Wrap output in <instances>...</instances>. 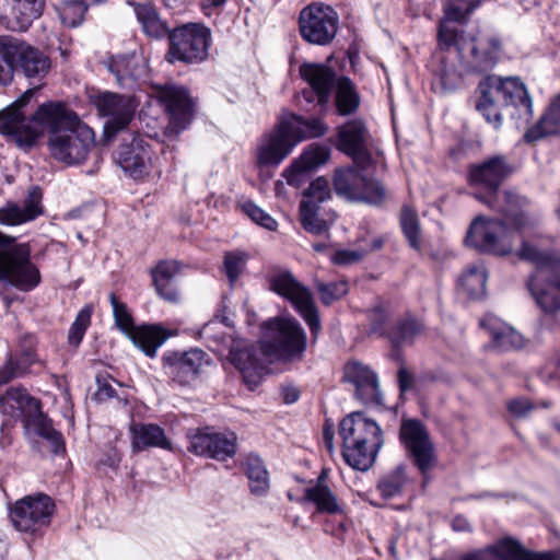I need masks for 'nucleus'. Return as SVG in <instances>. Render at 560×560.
<instances>
[{"label":"nucleus","mask_w":560,"mask_h":560,"mask_svg":"<svg viewBox=\"0 0 560 560\" xmlns=\"http://www.w3.org/2000/svg\"><path fill=\"white\" fill-rule=\"evenodd\" d=\"M471 60L467 68L475 71H486L494 66L500 52V40L497 37H480L467 43Z\"/></svg>","instance_id":"obj_30"},{"label":"nucleus","mask_w":560,"mask_h":560,"mask_svg":"<svg viewBox=\"0 0 560 560\" xmlns=\"http://www.w3.org/2000/svg\"><path fill=\"white\" fill-rule=\"evenodd\" d=\"M246 475L249 480L250 492L255 495H264L269 490V476L262 460L257 456H249L245 464Z\"/></svg>","instance_id":"obj_44"},{"label":"nucleus","mask_w":560,"mask_h":560,"mask_svg":"<svg viewBox=\"0 0 560 560\" xmlns=\"http://www.w3.org/2000/svg\"><path fill=\"white\" fill-rule=\"evenodd\" d=\"M304 195L306 199L302 202H310L315 206L329 199L331 197V190L328 179L325 177L314 179Z\"/></svg>","instance_id":"obj_53"},{"label":"nucleus","mask_w":560,"mask_h":560,"mask_svg":"<svg viewBox=\"0 0 560 560\" xmlns=\"http://www.w3.org/2000/svg\"><path fill=\"white\" fill-rule=\"evenodd\" d=\"M337 136V148L349 155L355 165L366 168L371 164L372 156L369 152L371 136L362 120H348L338 127Z\"/></svg>","instance_id":"obj_21"},{"label":"nucleus","mask_w":560,"mask_h":560,"mask_svg":"<svg viewBox=\"0 0 560 560\" xmlns=\"http://www.w3.org/2000/svg\"><path fill=\"white\" fill-rule=\"evenodd\" d=\"M339 435L346 463L354 469L368 470L383 445L378 424L362 412H352L341 420Z\"/></svg>","instance_id":"obj_3"},{"label":"nucleus","mask_w":560,"mask_h":560,"mask_svg":"<svg viewBox=\"0 0 560 560\" xmlns=\"http://www.w3.org/2000/svg\"><path fill=\"white\" fill-rule=\"evenodd\" d=\"M521 545L512 538H503L486 549L466 555L463 560H523Z\"/></svg>","instance_id":"obj_39"},{"label":"nucleus","mask_w":560,"mask_h":560,"mask_svg":"<svg viewBox=\"0 0 560 560\" xmlns=\"http://www.w3.org/2000/svg\"><path fill=\"white\" fill-rule=\"evenodd\" d=\"M188 451L200 456L224 460L235 454L236 436L210 430H197L189 434Z\"/></svg>","instance_id":"obj_23"},{"label":"nucleus","mask_w":560,"mask_h":560,"mask_svg":"<svg viewBox=\"0 0 560 560\" xmlns=\"http://www.w3.org/2000/svg\"><path fill=\"white\" fill-rule=\"evenodd\" d=\"M305 498L315 504L319 513L342 514V504L326 485V474L322 472L313 486L305 490Z\"/></svg>","instance_id":"obj_34"},{"label":"nucleus","mask_w":560,"mask_h":560,"mask_svg":"<svg viewBox=\"0 0 560 560\" xmlns=\"http://www.w3.org/2000/svg\"><path fill=\"white\" fill-rule=\"evenodd\" d=\"M167 374L179 385H192L209 364L206 352L200 349H190L185 352L174 351L164 357Z\"/></svg>","instance_id":"obj_22"},{"label":"nucleus","mask_w":560,"mask_h":560,"mask_svg":"<svg viewBox=\"0 0 560 560\" xmlns=\"http://www.w3.org/2000/svg\"><path fill=\"white\" fill-rule=\"evenodd\" d=\"M343 377L354 386L355 396L363 404H382V393L377 376L368 365L359 361H351L345 366Z\"/></svg>","instance_id":"obj_25"},{"label":"nucleus","mask_w":560,"mask_h":560,"mask_svg":"<svg viewBox=\"0 0 560 560\" xmlns=\"http://www.w3.org/2000/svg\"><path fill=\"white\" fill-rule=\"evenodd\" d=\"M90 101L98 114L106 117L104 133L107 139L130 124L137 107L130 96L107 91L91 94Z\"/></svg>","instance_id":"obj_16"},{"label":"nucleus","mask_w":560,"mask_h":560,"mask_svg":"<svg viewBox=\"0 0 560 560\" xmlns=\"http://www.w3.org/2000/svg\"><path fill=\"white\" fill-rule=\"evenodd\" d=\"M49 57L38 48L12 36H0V84L8 85L15 70L28 79L42 80L49 72Z\"/></svg>","instance_id":"obj_4"},{"label":"nucleus","mask_w":560,"mask_h":560,"mask_svg":"<svg viewBox=\"0 0 560 560\" xmlns=\"http://www.w3.org/2000/svg\"><path fill=\"white\" fill-rule=\"evenodd\" d=\"M517 256L522 260L529 261L536 266V271L530 276L527 287L537 305L545 313H556L560 311V292L550 288L556 282L551 270L547 266L553 267L552 255L545 248L537 246V238L523 240Z\"/></svg>","instance_id":"obj_6"},{"label":"nucleus","mask_w":560,"mask_h":560,"mask_svg":"<svg viewBox=\"0 0 560 560\" xmlns=\"http://www.w3.org/2000/svg\"><path fill=\"white\" fill-rule=\"evenodd\" d=\"M241 208L242 211L257 224L264 226L269 231H275L277 229V221L253 201H244L241 205Z\"/></svg>","instance_id":"obj_54"},{"label":"nucleus","mask_w":560,"mask_h":560,"mask_svg":"<svg viewBox=\"0 0 560 560\" xmlns=\"http://www.w3.org/2000/svg\"><path fill=\"white\" fill-rule=\"evenodd\" d=\"M10 5L8 19L10 27L16 31H25L34 20L40 16L44 9V0H5Z\"/></svg>","instance_id":"obj_35"},{"label":"nucleus","mask_w":560,"mask_h":560,"mask_svg":"<svg viewBox=\"0 0 560 560\" xmlns=\"http://www.w3.org/2000/svg\"><path fill=\"white\" fill-rule=\"evenodd\" d=\"M300 74L308 86L303 90V97L316 102L320 109H327L336 79H339L336 71L323 63L307 62L300 67Z\"/></svg>","instance_id":"obj_19"},{"label":"nucleus","mask_w":560,"mask_h":560,"mask_svg":"<svg viewBox=\"0 0 560 560\" xmlns=\"http://www.w3.org/2000/svg\"><path fill=\"white\" fill-rule=\"evenodd\" d=\"M295 142L292 139L282 118L266 132L256 148V163L259 167L278 166L293 150Z\"/></svg>","instance_id":"obj_20"},{"label":"nucleus","mask_w":560,"mask_h":560,"mask_svg":"<svg viewBox=\"0 0 560 560\" xmlns=\"http://www.w3.org/2000/svg\"><path fill=\"white\" fill-rule=\"evenodd\" d=\"M136 15L147 35L159 38L167 33L166 25L153 7L148 4L138 5Z\"/></svg>","instance_id":"obj_45"},{"label":"nucleus","mask_w":560,"mask_h":560,"mask_svg":"<svg viewBox=\"0 0 560 560\" xmlns=\"http://www.w3.org/2000/svg\"><path fill=\"white\" fill-rule=\"evenodd\" d=\"M109 301L118 328L136 347L148 357L153 358L156 354V350L171 337L170 331L160 325H142L136 327L126 304L119 302L114 293L109 295Z\"/></svg>","instance_id":"obj_9"},{"label":"nucleus","mask_w":560,"mask_h":560,"mask_svg":"<svg viewBox=\"0 0 560 560\" xmlns=\"http://www.w3.org/2000/svg\"><path fill=\"white\" fill-rule=\"evenodd\" d=\"M479 89L481 95L477 109L494 128L501 126L503 110L523 124L533 117L532 100L518 79L492 75L482 80Z\"/></svg>","instance_id":"obj_2"},{"label":"nucleus","mask_w":560,"mask_h":560,"mask_svg":"<svg viewBox=\"0 0 560 560\" xmlns=\"http://www.w3.org/2000/svg\"><path fill=\"white\" fill-rule=\"evenodd\" d=\"M25 429L28 434L46 440L54 452H58L62 446L61 434L54 429L51 421L40 412V409L25 419Z\"/></svg>","instance_id":"obj_42"},{"label":"nucleus","mask_w":560,"mask_h":560,"mask_svg":"<svg viewBox=\"0 0 560 560\" xmlns=\"http://www.w3.org/2000/svg\"><path fill=\"white\" fill-rule=\"evenodd\" d=\"M480 325L488 330L492 346L500 351L517 350L525 345L518 331L494 315H487Z\"/></svg>","instance_id":"obj_29"},{"label":"nucleus","mask_w":560,"mask_h":560,"mask_svg":"<svg viewBox=\"0 0 560 560\" xmlns=\"http://www.w3.org/2000/svg\"><path fill=\"white\" fill-rule=\"evenodd\" d=\"M117 163L135 179L150 174L152 168L151 150L142 138L135 136L129 144H122L116 153Z\"/></svg>","instance_id":"obj_27"},{"label":"nucleus","mask_w":560,"mask_h":560,"mask_svg":"<svg viewBox=\"0 0 560 560\" xmlns=\"http://www.w3.org/2000/svg\"><path fill=\"white\" fill-rule=\"evenodd\" d=\"M22 373H23V371H21V369H19L15 365L14 360L11 357L9 359V361L7 362V364H4L0 369V385L10 382L13 377H15Z\"/></svg>","instance_id":"obj_59"},{"label":"nucleus","mask_w":560,"mask_h":560,"mask_svg":"<svg viewBox=\"0 0 560 560\" xmlns=\"http://www.w3.org/2000/svg\"><path fill=\"white\" fill-rule=\"evenodd\" d=\"M249 254L245 250L236 249L224 254L223 270L233 285L245 271Z\"/></svg>","instance_id":"obj_47"},{"label":"nucleus","mask_w":560,"mask_h":560,"mask_svg":"<svg viewBox=\"0 0 560 560\" xmlns=\"http://www.w3.org/2000/svg\"><path fill=\"white\" fill-rule=\"evenodd\" d=\"M334 89L336 90L335 106L337 113L341 116H348L357 112L360 106V95L354 83L348 77L341 75L336 79Z\"/></svg>","instance_id":"obj_41"},{"label":"nucleus","mask_w":560,"mask_h":560,"mask_svg":"<svg viewBox=\"0 0 560 560\" xmlns=\"http://www.w3.org/2000/svg\"><path fill=\"white\" fill-rule=\"evenodd\" d=\"M560 132V93L551 101L546 113L539 121L529 128L524 139L526 142H535L545 136L556 135Z\"/></svg>","instance_id":"obj_38"},{"label":"nucleus","mask_w":560,"mask_h":560,"mask_svg":"<svg viewBox=\"0 0 560 560\" xmlns=\"http://www.w3.org/2000/svg\"><path fill=\"white\" fill-rule=\"evenodd\" d=\"M370 318L372 320V330L375 332L381 331L387 318L385 308L381 305L374 307L371 312Z\"/></svg>","instance_id":"obj_60"},{"label":"nucleus","mask_w":560,"mask_h":560,"mask_svg":"<svg viewBox=\"0 0 560 560\" xmlns=\"http://www.w3.org/2000/svg\"><path fill=\"white\" fill-rule=\"evenodd\" d=\"M400 226L409 245L416 249H421V231L419 219L413 209L404 207L400 213Z\"/></svg>","instance_id":"obj_46"},{"label":"nucleus","mask_w":560,"mask_h":560,"mask_svg":"<svg viewBox=\"0 0 560 560\" xmlns=\"http://www.w3.org/2000/svg\"><path fill=\"white\" fill-rule=\"evenodd\" d=\"M480 0H446L443 8V18L439 22L438 43L441 49L456 47L459 56H465V45L463 32L457 24L467 22L472 11L478 8Z\"/></svg>","instance_id":"obj_15"},{"label":"nucleus","mask_w":560,"mask_h":560,"mask_svg":"<svg viewBox=\"0 0 560 560\" xmlns=\"http://www.w3.org/2000/svg\"><path fill=\"white\" fill-rule=\"evenodd\" d=\"M107 68L118 84L128 85L142 74L143 63L139 56L132 54L110 58Z\"/></svg>","instance_id":"obj_40"},{"label":"nucleus","mask_w":560,"mask_h":560,"mask_svg":"<svg viewBox=\"0 0 560 560\" xmlns=\"http://www.w3.org/2000/svg\"><path fill=\"white\" fill-rule=\"evenodd\" d=\"M435 72L440 75L441 82L445 89L453 88L456 79V71L453 67H441L435 70Z\"/></svg>","instance_id":"obj_61"},{"label":"nucleus","mask_w":560,"mask_h":560,"mask_svg":"<svg viewBox=\"0 0 560 560\" xmlns=\"http://www.w3.org/2000/svg\"><path fill=\"white\" fill-rule=\"evenodd\" d=\"M360 170L358 165L337 170L334 177L336 194L348 200L381 205L386 198L384 187L380 182L364 177Z\"/></svg>","instance_id":"obj_14"},{"label":"nucleus","mask_w":560,"mask_h":560,"mask_svg":"<svg viewBox=\"0 0 560 560\" xmlns=\"http://www.w3.org/2000/svg\"><path fill=\"white\" fill-rule=\"evenodd\" d=\"M552 259L555 260L553 267H551L549 265V266H547V268H548V270H551L552 277L556 278V282L551 283L550 288L553 291L560 292V259L555 257L553 255H552Z\"/></svg>","instance_id":"obj_64"},{"label":"nucleus","mask_w":560,"mask_h":560,"mask_svg":"<svg viewBox=\"0 0 560 560\" xmlns=\"http://www.w3.org/2000/svg\"><path fill=\"white\" fill-rule=\"evenodd\" d=\"M369 250L360 249H337L330 257L335 265L348 266L360 261Z\"/></svg>","instance_id":"obj_56"},{"label":"nucleus","mask_w":560,"mask_h":560,"mask_svg":"<svg viewBox=\"0 0 560 560\" xmlns=\"http://www.w3.org/2000/svg\"><path fill=\"white\" fill-rule=\"evenodd\" d=\"M315 288L319 294L322 303L325 305H330L335 301L340 300L349 291V285L346 280H339L330 283L315 280Z\"/></svg>","instance_id":"obj_51"},{"label":"nucleus","mask_w":560,"mask_h":560,"mask_svg":"<svg viewBox=\"0 0 560 560\" xmlns=\"http://www.w3.org/2000/svg\"><path fill=\"white\" fill-rule=\"evenodd\" d=\"M54 510L55 504L48 495H26L12 505L10 520L16 530L36 534L49 525Z\"/></svg>","instance_id":"obj_13"},{"label":"nucleus","mask_w":560,"mask_h":560,"mask_svg":"<svg viewBox=\"0 0 560 560\" xmlns=\"http://www.w3.org/2000/svg\"><path fill=\"white\" fill-rule=\"evenodd\" d=\"M168 38L170 50L166 59L170 62H198L208 55L210 31L200 24L176 27L168 34Z\"/></svg>","instance_id":"obj_11"},{"label":"nucleus","mask_w":560,"mask_h":560,"mask_svg":"<svg viewBox=\"0 0 560 560\" xmlns=\"http://www.w3.org/2000/svg\"><path fill=\"white\" fill-rule=\"evenodd\" d=\"M423 325L415 319L405 320L398 327L397 336L393 337L396 346L411 342L416 336L421 334Z\"/></svg>","instance_id":"obj_55"},{"label":"nucleus","mask_w":560,"mask_h":560,"mask_svg":"<svg viewBox=\"0 0 560 560\" xmlns=\"http://www.w3.org/2000/svg\"><path fill=\"white\" fill-rule=\"evenodd\" d=\"M338 25L339 16L328 4L312 3L300 12V34L310 44L328 45L335 38Z\"/></svg>","instance_id":"obj_12"},{"label":"nucleus","mask_w":560,"mask_h":560,"mask_svg":"<svg viewBox=\"0 0 560 560\" xmlns=\"http://www.w3.org/2000/svg\"><path fill=\"white\" fill-rule=\"evenodd\" d=\"M229 360L241 372L250 389L259 384L268 361L261 353V347L257 349L243 341H235L232 345Z\"/></svg>","instance_id":"obj_24"},{"label":"nucleus","mask_w":560,"mask_h":560,"mask_svg":"<svg viewBox=\"0 0 560 560\" xmlns=\"http://www.w3.org/2000/svg\"><path fill=\"white\" fill-rule=\"evenodd\" d=\"M92 306H84L77 315L68 332V342L70 346L78 347L91 324Z\"/></svg>","instance_id":"obj_52"},{"label":"nucleus","mask_w":560,"mask_h":560,"mask_svg":"<svg viewBox=\"0 0 560 560\" xmlns=\"http://www.w3.org/2000/svg\"><path fill=\"white\" fill-rule=\"evenodd\" d=\"M508 174L509 167L505 161L500 156H494L483 163L471 165L469 167L468 180L471 186L487 191V197L476 195L477 199L487 203L492 209L508 213L509 210L499 205L500 194L498 191Z\"/></svg>","instance_id":"obj_17"},{"label":"nucleus","mask_w":560,"mask_h":560,"mask_svg":"<svg viewBox=\"0 0 560 560\" xmlns=\"http://www.w3.org/2000/svg\"><path fill=\"white\" fill-rule=\"evenodd\" d=\"M39 401L31 397L25 389L10 388L0 396V411L12 418L24 416L25 419L38 412Z\"/></svg>","instance_id":"obj_32"},{"label":"nucleus","mask_w":560,"mask_h":560,"mask_svg":"<svg viewBox=\"0 0 560 560\" xmlns=\"http://www.w3.org/2000/svg\"><path fill=\"white\" fill-rule=\"evenodd\" d=\"M86 5L79 0L65 1L57 7V12L63 25L78 26L84 19Z\"/></svg>","instance_id":"obj_49"},{"label":"nucleus","mask_w":560,"mask_h":560,"mask_svg":"<svg viewBox=\"0 0 560 560\" xmlns=\"http://www.w3.org/2000/svg\"><path fill=\"white\" fill-rule=\"evenodd\" d=\"M406 482L407 478L405 475V467L398 466L396 469L380 480L377 490L383 498L390 499L398 495L402 491Z\"/></svg>","instance_id":"obj_48"},{"label":"nucleus","mask_w":560,"mask_h":560,"mask_svg":"<svg viewBox=\"0 0 560 560\" xmlns=\"http://www.w3.org/2000/svg\"><path fill=\"white\" fill-rule=\"evenodd\" d=\"M15 365L21 369V371H25L28 365H31L35 360L34 351L28 348L26 349L19 358L13 359Z\"/></svg>","instance_id":"obj_62"},{"label":"nucleus","mask_w":560,"mask_h":560,"mask_svg":"<svg viewBox=\"0 0 560 560\" xmlns=\"http://www.w3.org/2000/svg\"><path fill=\"white\" fill-rule=\"evenodd\" d=\"M533 408V404L527 398H515L508 402L509 411L516 418L527 416Z\"/></svg>","instance_id":"obj_57"},{"label":"nucleus","mask_w":560,"mask_h":560,"mask_svg":"<svg viewBox=\"0 0 560 560\" xmlns=\"http://www.w3.org/2000/svg\"><path fill=\"white\" fill-rule=\"evenodd\" d=\"M521 552L524 558L523 560H560V557L557 553H530L527 552L522 546Z\"/></svg>","instance_id":"obj_63"},{"label":"nucleus","mask_w":560,"mask_h":560,"mask_svg":"<svg viewBox=\"0 0 560 560\" xmlns=\"http://www.w3.org/2000/svg\"><path fill=\"white\" fill-rule=\"evenodd\" d=\"M132 435V448L142 451L148 447L172 450V444L165 435L164 430L153 423H133L130 425Z\"/></svg>","instance_id":"obj_33"},{"label":"nucleus","mask_w":560,"mask_h":560,"mask_svg":"<svg viewBox=\"0 0 560 560\" xmlns=\"http://www.w3.org/2000/svg\"><path fill=\"white\" fill-rule=\"evenodd\" d=\"M35 92L36 89L26 90L16 101L0 110V133L20 149L28 150L47 129V145L55 160L67 165L85 161L95 142L92 128L60 102L44 103L32 116H26L24 107Z\"/></svg>","instance_id":"obj_1"},{"label":"nucleus","mask_w":560,"mask_h":560,"mask_svg":"<svg viewBox=\"0 0 560 560\" xmlns=\"http://www.w3.org/2000/svg\"><path fill=\"white\" fill-rule=\"evenodd\" d=\"M261 353L269 360L293 361L306 349V334L293 317H275L262 324Z\"/></svg>","instance_id":"obj_5"},{"label":"nucleus","mask_w":560,"mask_h":560,"mask_svg":"<svg viewBox=\"0 0 560 560\" xmlns=\"http://www.w3.org/2000/svg\"><path fill=\"white\" fill-rule=\"evenodd\" d=\"M42 191L32 187L22 205L8 202L0 208V224L20 225L36 219L43 212Z\"/></svg>","instance_id":"obj_28"},{"label":"nucleus","mask_w":560,"mask_h":560,"mask_svg":"<svg viewBox=\"0 0 560 560\" xmlns=\"http://www.w3.org/2000/svg\"><path fill=\"white\" fill-rule=\"evenodd\" d=\"M465 243L481 253L506 256L513 252L514 232L501 220L478 215L470 223Z\"/></svg>","instance_id":"obj_8"},{"label":"nucleus","mask_w":560,"mask_h":560,"mask_svg":"<svg viewBox=\"0 0 560 560\" xmlns=\"http://www.w3.org/2000/svg\"><path fill=\"white\" fill-rule=\"evenodd\" d=\"M329 150L325 147H312L305 150L300 159L283 172V177H285L289 185L298 187L304 174L325 164L329 160Z\"/></svg>","instance_id":"obj_31"},{"label":"nucleus","mask_w":560,"mask_h":560,"mask_svg":"<svg viewBox=\"0 0 560 560\" xmlns=\"http://www.w3.org/2000/svg\"><path fill=\"white\" fill-rule=\"evenodd\" d=\"M179 271L177 261L163 260L152 269V278L159 296L167 302L178 301V292L173 284L175 276Z\"/></svg>","instance_id":"obj_36"},{"label":"nucleus","mask_w":560,"mask_h":560,"mask_svg":"<svg viewBox=\"0 0 560 560\" xmlns=\"http://www.w3.org/2000/svg\"><path fill=\"white\" fill-rule=\"evenodd\" d=\"M158 95L170 116V127L175 131L185 129L192 119V102L188 91L183 86L165 85Z\"/></svg>","instance_id":"obj_26"},{"label":"nucleus","mask_w":560,"mask_h":560,"mask_svg":"<svg viewBox=\"0 0 560 560\" xmlns=\"http://www.w3.org/2000/svg\"><path fill=\"white\" fill-rule=\"evenodd\" d=\"M28 244H15L14 238L0 232V282L28 292L40 282V272L31 261Z\"/></svg>","instance_id":"obj_7"},{"label":"nucleus","mask_w":560,"mask_h":560,"mask_svg":"<svg viewBox=\"0 0 560 560\" xmlns=\"http://www.w3.org/2000/svg\"><path fill=\"white\" fill-rule=\"evenodd\" d=\"M97 389L95 398L98 401L107 400L115 395V389L107 377H97Z\"/></svg>","instance_id":"obj_58"},{"label":"nucleus","mask_w":560,"mask_h":560,"mask_svg":"<svg viewBox=\"0 0 560 560\" xmlns=\"http://www.w3.org/2000/svg\"><path fill=\"white\" fill-rule=\"evenodd\" d=\"M318 207L310 202H301L300 218L303 228L313 234L319 235L328 231V224L317 217Z\"/></svg>","instance_id":"obj_50"},{"label":"nucleus","mask_w":560,"mask_h":560,"mask_svg":"<svg viewBox=\"0 0 560 560\" xmlns=\"http://www.w3.org/2000/svg\"><path fill=\"white\" fill-rule=\"evenodd\" d=\"M488 273L483 265L469 267L459 278L458 289L467 299H480L486 293Z\"/></svg>","instance_id":"obj_43"},{"label":"nucleus","mask_w":560,"mask_h":560,"mask_svg":"<svg viewBox=\"0 0 560 560\" xmlns=\"http://www.w3.org/2000/svg\"><path fill=\"white\" fill-rule=\"evenodd\" d=\"M281 118L295 144L305 139L322 137L327 131V126L319 118L304 119L294 114H287Z\"/></svg>","instance_id":"obj_37"},{"label":"nucleus","mask_w":560,"mask_h":560,"mask_svg":"<svg viewBox=\"0 0 560 560\" xmlns=\"http://www.w3.org/2000/svg\"><path fill=\"white\" fill-rule=\"evenodd\" d=\"M271 289L279 295L288 299L300 316L310 327L312 337L317 338L320 332V319L317 306L308 288L300 283L292 273L285 271L272 277Z\"/></svg>","instance_id":"obj_10"},{"label":"nucleus","mask_w":560,"mask_h":560,"mask_svg":"<svg viewBox=\"0 0 560 560\" xmlns=\"http://www.w3.org/2000/svg\"><path fill=\"white\" fill-rule=\"evenodd\" d=\"M400 440L424 476L435 465L433 444L425 428L418 420H405L400 428Z\"/></svg>","instance_id":"obj_18"}]
</instances>
